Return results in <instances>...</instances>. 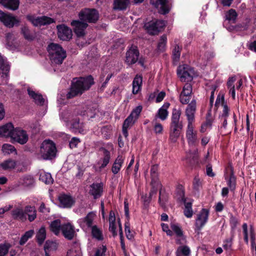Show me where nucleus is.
<instances>
[{
    "mask_svg": "<svg viewBox=\"0 0 256 256\" xmlns=\"http://www.w3.org/2000/svg\"><path fill=\"white\" fill-rule=\"evenodd\" d=\"M94 83V79L90 76L76 79L72 82L70 91L66 95V98H72L82 94L84 91L88 90Z\"/></svg>",
    "mask_w": 256,
    "mask_h": 256,
    "instance_id": "obj_1",
    "label": "nucleus"
},
{
    "mask_svg": "<svg viewBox=\"0 0 256 256\" xmlns=\"http://www.w3.org/2000/svg\"><path fill=\"white\" fill-rule=\"evenodd\" d=\"M51 63L53 65H60L66 56V51L58 44L51 43L47 48Z\"/></svg>",
    "mask_w": 256,
    "mask_h": 256,
    "instance_id": "obj_2",
    "label": "nucleus"
},
{
    "mask_svg": "<svg viewBox=\"0 0 256 256\" xmlns=\"http://www.w3.org/2000/svg\"><path fill=\"white\" fill-rule=\"evenodd\" d=\"M56 148L54 143L50 140H44L40 146L38 156L40 160H51L56 154Z\"/></svg>",
    "mask_w": 256,
    "mask_h": 256,
    "instance_id": "obj_3",
    "label": "nucleus"
},
{
    "mask_svg": "<svg viewBox=\"0 0 256 256\" xmlns=\"http://www.w3.org/2000/svg\"><path fill=\"white\" fill-rule=\"evenodd\" d=\"M165 22L162 20H152L144 24L148 32L152 35L156 34L165 26Z\"/></svg>",
    "mask_w": 256,
    "mask_h": 256,
    "instance_id": "obj_4",
    "label": "nucleus"
},
{
    "mask_svg": "<svg viewBox=\"0 0 256 256\" xmlns=\"http://www.w3.org/2000/svg\"><path fill=\"white\" fill-rule=\"evenodd\" d=\"M178 75L181 81L191 80L194 75V70L188 65L180 66L177 71Z\"/></svg>",
    "mask_w": 256,
    "mask_h": 256,
    "instance_id": "obj_5",
    "label": "nucleus"
},
{
    "mask_svg": "<svg viewBox=\"0 0 256 256\" xmlns=\"http://www.w3.org/2000/svg\"><path fill=\"white\" fill-rule=\"evenodd\" d=\"M80 18L88 22H95L98 18V14L94 9L86 8L79 14Z\"/></svg>",
    "mask_w": 256,
    "mask_h": 256,
    "instance_id": "obj_6",
    "label": "nucleus"
},
{
    "mask_svg": "<svg viewBox=\"0 0 256 256\" xmlns=\"http://www.w3.org/2000/svg\"><path fill=\"white\" fill-rule=\"evenodd\" d=\"M96 217V212H88L84 218L78 219V222L82 228L87 230L93 226Z\"/></svg>",
    "mask_w": 256,
    "mask_h": 256,
    "instance_id": "obj_7",
    "label": "nucleus"
},
{
    "mask_svg": "<svg viewBox=\"0 0 256 256\" xmlns=\"http://www.w3.org/2000/svg\"><path fill=\"white\" fill-rule=\"evenodd\" d=\"M11 139L14 142L24 144L28 142V136L26 130L20 128H16L11 136Z\"/></svg>",
    "mask_w": 256,
    "mask_h": 256,
    "instance_id": "obj_8",
    "label": "nucleus"
},
{
    "mask_svg": "<svg viewBox=\"0 0 256 256\" xmlns=\"http://www.w3.org/2000/svg\"><path fill=\"white\" fill-rule=\"evenodd\" d=\"M178 193L179 195V199H181L184 202V216L188 218H191L193 215V211L192 210V202L187 201L184 198V192L182 186H179L178 188Z\"/></svg>",
    "mask_w": 256,
    "mask_h": 256,
    "instance_id": "obj_9",
    "label": "nucleus"
},
{
    "mask_svg": "<svg viewBox=\"0 0 256 256\" xmlns=\"http://www.w3.org/2000/svg\"><path fill=\"white\" fill-rule=\"evenodd\" d=\"M0 21L8 28H12L14 26H18L20 22L16 17L12 14L4 13L0 10Z\"/></svg>",
    "mask_w": 256,
    "mask_h": 256,
    "instance_id": "obj_10",
    "label": "nucleus"
},
{
    "mask_svg": "<svg viewBox=\"0 0 256 256\" xmlns=\"http://www.w3.org/2000/svg\"><path fill=\"white\" fill-rule=\"evenodd\" d=\"M142 109L141 106H138L134 109L130 116L124 120L123 126L128 128L132 127L138 118Z\"/></svg>",
    "mask_w": 256,
    "mask_h": 256,
    "instance_id": "obj_11",
    "label": "nucleus"
},
{
    "mask_svg": "<svg viewBox=\"0 0 256 256\" xmlns=\"http://www.w3.org/2000/svg\"><path fill=\"white\" fill-rule=\"evenodd\" d=\"M196 110V102L192 100L190 103H188L185 110V114L188 120V124H193L195 120V114Z\"/></svg>",
    "mask_w": 256,
    "mask_h": 256,
    "instance_id": "obj_12",
    "label": "nucleus"
},
{
    "mask_svg": "<svg viewBox=\"0 0 256 256\" xmlns=\"http://www.w3.org/2000/svg\"><path fill=\"white\" fill-rule=\"evenodd\" d=\"M192 92V85L190 84H186L180 95V101L182 104H188L191 98Z\"/></svg>",
    "mask_w": 256,
    "mask_h": 256,
    "instance_id": "obj_13",
    "label": "nucleus"
},
{
    "mask_svg": "<svg viewBox=\"0 0 256 256\" xmlns=\"http://www.w3.org/2000/svg\"><path fill=\"white\" fill-rule=\"evenodd\" d=\"M72 117V114L66 111L60 114V118L63 120L64 122L68 123L70 122L72 128L78 130L80 132L82 128V124L80 123L79 120L76 118L71 119Z\"/></svg>",
    "mask_w": 256,
    "mask_h": 256,
    "instance_id": "obj_14",
    "label": "nucleus"
},
{
    "mask_svg": "<svg viewBox=\"0 0 256 256\" xmlns=\"http://www.w3.org/2000/svg\"><path fill=\"white\" fill-rule=\"evenodd\" d=\"M186 138L190 146H195L198 142L197 132L194 130L193 124H188Z\"/></svg>",
    "mask_w": 256,
    "mask_h": 256,
    "instance_id": "obj_15",
    "label": "nucleus"
},
{
    "mask_svg": "<svg viewBox=\"0 0 256 256\" xmlns=\"http://www.w3.org/2000/svg\"><path fill=\"white\" fill-rule=\"evenodd\" d=\"M26 18L35 26L50 24L54 22L53 19L46 16L36 18L33 16L28 15Z\"/></svg>",
    "mask_w": 256,
    "mask_h": 256,
    "instance_id": "obj_16",
    "label": "nucleus"
},
{
    "mask_svg": "<svg viewBox=\"0 0 256 256\" xmlns=\"http://www.w3.org/2000/svg\"><path fill=\"white\" fill-rule=\"evenodd\" d=\"M182 128V124H170L169 140L171 142L175 143L177 142Z\"/></svg>",
    "mask_w": 256,
    "mask_h": 256,
    "instance_id": "obj_17",
    "label": "nucleus"
},
{
    "mask_svg": "<svg viewBox=\"0 0 256 256\" xmlns=\"http://www.w3.org/2000/svg\"><path fill=\"white\" fill-rule=\"evenodd\" d=\"M138 56L137 46H132L126 52V62L128 65L134 64L138 61Z\"/></svg>",
    "mask_w": 256,
    "mask_h": 256,
    "instance_id": "obj_18",
    "label": "nucleus"
},
{
    "mask_svg": "<svg viewBox=\"0 0 256 256\" xmlns=\"http://www.w3.org/2000/svg\"><path fill=\"white\" fill-rule=\"evenodd\" d=\"M101 152H102V155L97 163L98 170L100 172L106 166L110 158V154L108 150L102 148Z\"/></svg>",
    "mask_w": 256,
    "mask_h": 256,
    "instance_id": "obj_19",
    "label": "nucleus"
},
{
    "mask_svg": "<svg viewBox=\"0 0 256 256\" xmlns=\"http://www.w3.org/2000/svg\"><path fill=\"white\" fill-rule=\"evenodd\" d=\"M209 215V210L203 208L197 216L196 220V226L198 228H201L208 221Z\"/></svg>",
    "mask_w": 256,
    "mask_h": 256,
    "instance_id": "obj_20",
    "label": "nucleus"
},
{
    "mask_svg": "<svg viewBox=\"0 0 256 256\" xmlns=\"http://www.w3.org/2000/svg\"><path fill=\"white\" fill-rule=\"evenodd\" d=\"M71 25L74 27V32L78 37L84 35L85 30L88 26L86 22H82L79 20L72 21Z\"/></svg>",
    "mask_w": 256,
    "mask_h": 256,
    "instance_id": "obj_21",
    "label": "nucleus"
},
{
    "mask_svg": "<svg viewBox=\"0 0 256 256\" xmlns=\"http://www.w3.org/2000/svg\"><path fill=\"white\" fill-rule=\"evenodd\" d=\"M58 36L62 40H68L72 38V30L68 26L61 25L57 26Z\"/></svg>",
    "mask_w": 256,
    "mask_h": 256,
    "instance_id": "obj_22",
    "label": "nucleus"
},
{
    "mask_svg": "<svg viewBox=\"0 0 256 256\" xmlns=\"http://www.w3.org/2000/svg\"><path fill=\"white\" fill-rule=\"evenodd\" d=\"M150 4L159 9V12L166 14L169 12L170 8L167 4V0H150Z\"/></svg>",
    "mask_w": 256,
    "mask_h": 256,
    "instance_id": "obj_23",
    "label": "nucleus"
},
{
    "mask_svg": "<svg viewBox=\"0 0 256 256\" xmlns=\"http://www.w3.org/2000/svg\"><path fill=\"white\" fill-rule=\"evenodd\" d=\"M62 232L64 237L69 240H72L74 236V226L70 223L63 224L61 228Z\"/></svg>",
    "mask_w": 256,
    "mask_h": 256,
    "instance_id": "obj_24",
    "label": "nucleus"
},
{
    "mask_svg": "<svg viewBox=\"0 0 256 256\" xmlns=\"http://www.w3.org/2000/svg\"><path fill=\"white\" fill-rule=\"evenodd\" d=\"M103 192L102 183H94L90 186V194L94 199L100 198Z\"/></svg>",
    "mask_w": 256,
    "mask_h": 256,
    "instance_id": "obj_25",
    "label": "nucleus"
},
{
    "mask_svg": "<svg viewBox=\"0 0 256 256\" xmlns=\"http://www.w3.org/2000/svg\"><path fill=\"white\" fill-rule=\"evenodd\" d=\"M14 130L12 123H8L0 126V137L10 138Z\"/></svg>",
    "mask_w": 256,
    "mask_h": 256,
    "instance_id": "obj_26",
    "label": "nucleus"
},
{
    "mask_svg": "<svg viewBox=\"0 0 256 256\" xmlns=\"http://www.w3.org/2000/svg\"><path fill=\"white\" fill-rule=\"evenodd\" d=\"M28 93L30 98L33 99L34 102L40 106H42L44 104V99L43 98L42 94L36 92L30 88H28Z\"/></svg>",
    "mask_w": 256,
    "mask_h": 256,
    "instance_id": "obj_27",
    "label": "nucleus"
},
{
    "mask_svg": "<svg viewBox=\"0 0 256 256\" xmlns=\"http://www.w3.org/2000/svg\"><path fill=\"white\" fill-rule=\"evenodd\" d=\"M142 78L140 75H136L132 82V92L134 94H138L142 90Z\"/></svg>",
    "mask_w": 256,
    "mask_h": 256,
    "instance_id": "obj_28",
    "label": "nucleus"
},
{
    "mask_svg": "<svg viewBox=\"0 0 256 256\" xmlns=\"http://www.w3.org/2000/svg\"><path fill=\"white\" fill-rule=\"evenodd\" d=\"M0 4L8 9L15 10L19 7L20 1L19 0H0Z\"/></svg>",
    "mask_w": 256,
    "mask_h": 256,
    "instance_id": "obj_29",
    "label": "nucleus"
},
{
    "mask_svg": "<svg viewBox=\"0 0 256 256\" xmlns=\"http://www.w3.org/2000/svg\"><path fill=\"white\" fill-rule=\"evenodd\" d=\"M17 165V162L12 159H8L0 163V168L4 170H11Z\"/></svg>",
    "mask_w": 256,
    "mask_h": 256,
    "instance_id": "obj_30",
    "label": "nucleus"
},
{
    "mask_svg": "<svg viewBox=\"0 0 256 256\" xmlns=\"http://www.w3.org/2000/svg\"><path fill=\"white\" fill-rule=\"evenodd\" d=\"M170 104L168 102L164 103L162 106L159 108L156 115V118H158L162 120H166L168 116V109L170 106Z\"/></svg>",
    "mask_w": 256,
    "mask_h": 256,
    "instance_id": "obj_31",
    "label": "nucleus"
},
{
    "mask_svg": "<svg viewBox=\"0 0 256 256\" xmlns=\"http://www.w3.org/2000/svg\"><path fill=\"white\" fill-rule=\"evenodd\" d=\"M60 202L64 208H70L74 204L73 198L70 196L62 194L58 198Z\"/></svg>",
    "mask_w": 256,
    "mask_h": 256,
    "instance_id": "obj_32",
    "label": "nucleus"
},
{
    "mask_svg": "<svg viewBox=\"0 0 256 256\" xmlns=\"http://www.w3.org/2000/svg\"><path fill=\"white\" fill-rule=\"evenodd\" d=\"M12 215L14 219L25 222L26 220V214L24 213V208H16L12 212Z\"/></svg>",
    "mask_w": 256,
    "mask_h": 256,
    "instance_id": "obj_33",
    "label": "nucleus"
},
{
    "mask_svg": "<svg viewBox=\"0 0 256 256\" xmlns=\"http://www.w3.org/2000/svg\"><path fill=\"white\" fill-rule=\"evenodd\" d=\"M172 230L175 232L177 236L179 238L176 240V242L178 244H183L185 242V238L183 236L182 232L180 226L176 224L171 225Z\"/></svg>",
    "mask_w": 256,
    "mask_h": 256,
    "instance_id": "obj_34",
    "label": "nucleus"
},
{
    "mask_svg": "<svg viewBox=\"0 0 256 256\" xmlns=\"http://www.w3.org/2000/svg\"><path fill=\"white\" fill-rule=\"evenodd\" d=\"M24 213L26 214V220L29 222H33L36 218V211L34 206H28L24 208Z\"/></svg>",
    "mask_w": 256,
    "mask_h": 256,
    "instance_id": "obj_35",
    "label": "nucleus"
},
{
    "mask_svg": "<svg viewBox=\"0 0 256 256\" xmlns=\"http://www.w3.org/2000/svg\"><path fill=\"white\" fill-rule=\"evenodd\" d=\"M10 66L6 60H5L0 55V69L2 72V76L7 79Z\"/></svg>",
    "mask_w": 256,
    "mask_h": 256,
    "instance_id": "obj_36",
    "label": "nucleus"
},
{
    "mask_svg": "<svg viewBox=\"0 0 256 256\" xmlns=\"http://www.w3.org/2000/svg\"><path fill=\"white\" fill-rule=\"evenodd\" d=\"M124 162V158L122 156H118L112 168V172L114 174H116L120 172Z\"/></svg>",
    "mask_w": 256,
    "mask_h": 256,
    "instance_id": "obj_37",
    "label": "nucleus"
},
{
    "mask_svg": "<svg viewBox=\"0 0 256 256\" xmlns=\"http://www.w3.org/2000/svg\"><path fill=\"white\" fill-rule=\"evenodd\" d=\"M60 220H56L52 221L50 225V228L52 232L55 235L58 236L62 231V226Z\"/></svg>",
    "mask_w": 256,
    "mask_h": 256,
    "instance_id": "obj_38",
    "label": "nucleus"
},
{
    "mask_svg": "<svg viewBox=\"0 0 256 256\" xmlns=\"http://www.w3.org/2000/svg\"><path fill=\"white\" fill-rule=\"evenodd\" d=\"M181 114L180 109L176 108L173 109L171 118V124H182V122L180 121Z\"/></svg>",
    "mask_w": 256,
    "mask_h": 256,
    "instance_id": "obj_39",
    "label": "nucleus"
},
{
    "mask_svg": "<svg viewBox=\"0 0 256 256\" xmlns=\"http://www.w3.org/2000/svg\"><path fill=\"white\" fill-rule=\"evenodd\" d=\"M108 220L110 223L109 230L112 232L113 236H115L117 235L116 232V217L114 213L112 211L110 213Z\"/></svg>",
    "mask_w": 256,
    "mask_h": 256,
    "instance_id": "obj_40",
    "label": "nucleus"
},
{
    "mask_svg": "<svg viewBox=\"0 0 256 256\" xmlns=\"http://www.w3.org/2000/svg\"><path fill=\"white\" fill-rule=\"evenodd\" d=\"M130 4V0H115L114 2V8L117 10H124Z\"/></svg>",
    "mask_w": 256,
    "mask_h": 256,
    "instance_id": "obj_41",
    "label": "nucleus"
},
{
    "mask_svg": "<svg viewBox=\"0 0 256 256\" xmlns=\"http://www.w3.org/2000/svg\"><path fill=\"white\" fill-rule=\"evenodd\" d=\"M176 256H190V250L187 246H179L176 251Z\"/></svg>",
    "mask_w": 256,
    "mask_h": 256,
    "instance_id": "obj_42",
    "label": "nucleus"
},
{
    "mask_svg": "<svg viewBox=\"0 0 256 256\" xmlns=\"http://www.w3.org/2000/svg\"><path fill=\"white\" fill-rule=\"evenodd\" d=\"M90 228L92 230V234L93 238L98 240H103L104 238L102 232L96 225H94Z\"/></svg>",
    "mask_w": 256,
    "mask_h": 256,
    "instance_id": "obj_43",
    "label": "nucleus"
},
{
    "mask_svg": "<svg viewBox=\"0 0 256 256\" xmlns=\"http://www.w3.org/2000/svg\"><path fill=\"white\" fill-rule=\"evenodd\" d=\"M227 182V184L230 190L233 191L236 188V178L234 176L232 170L231 171L230 176L228 178H226Z\"/></svg>",
    "mask_w": 256,
    "mask_h": 256,
    "instance_id": "obj_44",
    "label": "nucleus"
},
{
    "mask_svg": "<svg viewBox=\"0 0 256 256\" xmlns=\"http://www.w3.org/2000/svg\"><path fill=\"white\" fill-rule=\"evenodd\" d=\"M40 180L44 182L46 184H52L53 179L50 174L44 172H41L40 175Z\"/></svg>",
    "mask_w": 256,
    "mask_h": 256,
    "instance_id": "obj_45",
    "label": "nucleus"
},
{
    "mask_svg": "<svg viewBox=\"0 0 256 256\" xmlns=\"http://www.w3.org/2000/svg\"><path fill=\"white\" fill-rule=\"evenodd\" d=\"M38 242L39 244H42L46 238V230L44 226H42L36 234Z\"/></svg>",
    "mask_w": 256,
    "mask_h": 256,
    "instance_id": "obj_46",
    "label": "nucleus"
},
{
    "mask_svg": "<svg viewBox=\"0 0 256 256\" xmlns=\"http://www.w3.org/2000/svg\"><path fill=\"white\" fill-rule=\"evenodd\" d=\"M237 16L238 14L234 9L230 10L226 14V20L232 23L236 22Z\"/></svg>",
    "mask_w": 256,
    "mask_h": 256,
    "instance_id": "obj_47",
    "label": "nucleus"
},
{
    "mask_svg": "<svg viewBox=\"0 0 256 256\" xmlns=\"http://www.w3.org/2000/svg\"><path fill=\"white\" fill-rule=\"evenodd\" d=\"M106 250V246H102L94 251V252H91L89 256H105V253Z\"/></svg>",
    "mask_w": 256,
    "mask_h": 256,
    "instance_id": "obj_48",
    "label": "nucleus"
},
{
    "mask_svg": "<svg viewBox=\"0 0 256 256\" xmlns=\"http://www.w3.org/2000/svg\"><path fill=\"white\" fill-rule=\"evenodd\" d=\"M2 152L4 154H8L15 152L16 148L12 144H4L2 146Z\"/></svg>",
    "mask_w": 256,
    "mask_h": 256,
    "instance_id": "obj_49",
    "label": "nucleus"
},
{
    "mask_svg": "<svg viewBox=\"0 0 256 256\" xmlns=\"http://www.w3.org/2000/svg\"><path fill=\"white\" fill-rule=\"evenodd\" d=\"M34 234V230H30L26 232L25 234L22 236L20 240V245L24 244L27 242V240L32 236Z\"/></svg>",
    "mask_w": 256,
    "mask_h": 256,
    "instance_id": "obj_50",
    "label": "nucleus"
},
{
    "mask_svg": "<svg viewBox=\"0 0 256 256\" xmlns=\"http://www.w3.org/2000/svg\"><path fill=\"white\" fill-rule=\"evenodd\" d=\"M234 237V234H232L230 238H226L224 241L222 247L226 250H232Z\"/></svg>",
    "mask_w": 256,
    "mask_h": 256,
    "instance_id": "obj_51",
    "label": "nucleus"
},
{
    "mask_svg": "<svg viewBox=\"0 0 256 256\" xmlns=\"http://www.w3.org/2000/svg\"><path fill=\"white\" fill-rule=\"evenodd\" d=\"M158 166H152L150 168V176L152 178V182H156L158 180Z\"/></svg>",
    "mask_w": 256,
    "mask_h": 256,
    "instance_id": "obj_52",
    "label": "nucleus"
},
{
    "mask_svg": "<svg viewBox=\"0 0 256 256\" xmlns=\"http://www.w3.org/2000/svg\"><path fill=\"white\" fill-rule=\"evenodd\" d=\"M238 219L234 216L232 214H230V224L231 227V234H234V230L238 224Z\"/></svg>",
    "mask_w": 256,
    "mask_h": 256,
    "instance_id": "obj_53",
    "label": "nucleus"
},
{
    "mask_svg": "<svg viewBox=\"0 0 256 256\" xmlns=\"http://www.w3.org/2000/svg\"><path fill=\"white\" fill-rule=\"evenodd\" d=\"M124 227L125 233L128 239L130 240L133 239L134 237V233L130 230V224L129 223L128 220V221L125 222Z\"/></svg>",
    "mask_w": 256,
    "mask_h": 256,
    "instance_id": "obj_54",
    "label": "nucleus"
},
{
    "mask_svg": "<svg viewBox=\"0 0 256 256\" xmlns=\"http://www.w3.org/2000/svg\"><path fill=\"white\" fill-rule=\"evenodd\" d=\"M22 32L26 39L31 40L34 38V34L30 31L28 28L26 26L22 28Z\"/></svg>",
    "mask_w": 256,
    "mask_h": 256,
    "instance_id": "obj_55",
    "label": "nucleus"
},
{
    "mask_svg": "<svg viewBox=\"0 0 256 256\" xmlns=\"http://www.w3.org/2000/svg\"><path fill=\"white\" fill-rule=\"evenodd\" d=\"M181 50L182 48L178 44H176L172 50V56L174 60L178 61L179 60Z\"/></svg>",
    "mask_w": 256,
    "mask_h": 256,
    "instance_id": "obj_56",
    "label": "nucleus"
},
{
    "mask_svg": "<svg viewBox=\"0 0 256 256\" xmlns=\"http://www.w3.org/2000/svg\"><path fill=\"white\" fill-rule=\"evenodd\" d=\"M57 244L56 242L52 241H47L44 245V250L46 254L47 251L55 250L56 248Z\"/></svg>",
    "mask_w": 256,
    "mask_h": 256,
    "instance_id": "obj_57",
    "label": "nucleus"
},
{
    "mask_svg": "<svg viewBox=\"0 0 256 256\" xmlns=\"http://www.w3.org/2000/svg\"><path fill=\"white\" fill-rule=\"evenodd\" d=\"M118 222H120V221ZM119 228H120L119 232H120V238L121 247H122V251L124 254V256H128V254H127V253L126 252L125 244H124V240L122 226L120 222H119Z\"/></svg>",
    "mask_w": 256,
    "mask_h": 256,
    "instance_id": "obj_58",
    "label": "nucleus"
},
{
    "mask_svg": "<svg viewBox=\"0 0 256 256\" xmlns=\"http://www.w3.org/2000/svg\"><path fill=\"white\" fill-rule=\"evenodd\" d=\"M167 38L166 36L163 35L160 37L159 42L158 45V48L160 50L162 51L164 50L166 46Z\"/></svg>",
    "mask_w": 256,
    "mask_h": 256,
    "instance_id": "obj_59",
    "label": "nucleus"
},
{
    "mask_svg": "<svg viewBox=\"0 0 256 256\" xmlns=\"http://www.w3.org/2000/svg\"><path fill=\"white\" fill-rule=\"evenodd\" d=\"M9 248L8 244H0V256H5L8 254Z\"/></svg>",
    "mask_w": 256,
    "mask_h": 256,
    "instance_id": "obj_60",
    "label": "nucleus"
},
{
    "mask_svg": "<svg viewBox=\"0 0 256 256\" xmlns=\"http://www.w3.org/2000/svg\"><path fill=\"white\" fill-rule=\"evenodd\" d=\"M224 95L223 94H218L217 96L216 102L215 103L216 106H219L220 105L223 106V104H226L224 102Z\"/></svg>",
    "mask_w": 256,
    "mask_h": 256,
    "instance_id": "obj_61",
    "label": "nucleus"
},
{
    "mask_svg": "<svg viewBox=\"0 0 256 256\" xmlns=\"http://www.w3.org/2000/svg\"><path fill=\"white\" fill-rule=\"evenodd\" d=\"M222 107V110L220 116L221 118H227L228 116L230 109L227 104H223V106Z\"/></svg>",
    "mask_w": 256,
    "mask_h": 256,
    "instance_id": "obj_62",
    "label": "nucleus"
},
{
    "mask_svg": "<svg viewBox=\"0 0 256 256\" xmlns=\"http://www.w3.org/2000/svg\"><path fill=\"white\" fill-rule=\"evenodd\" d=\"M163 126L160 123H156L154 125V130L156 134H162L163 132Z\"/></svg>",
    "mask_w": 256,
    "mask_h": 256,
    "instance_id": "obj_63",
    "label": "nucleus"
},
{
    "mask_svg": "<svg viewBox=\"0 0 256 256\" xmlns=\"http://www.w3.org/2000/svg\"><path fill=\"white\" fill-rule=\"evenodd\" d=\"M80 140L78 138L74 137L70 142V146L71 148H76L77 145L80 143Z\"/></svg>",
    "mask_w": 256,
    "mask_h": 256,
    "instance_id": "obj_64",
    "label": "nucleus"
}]
</instances>
